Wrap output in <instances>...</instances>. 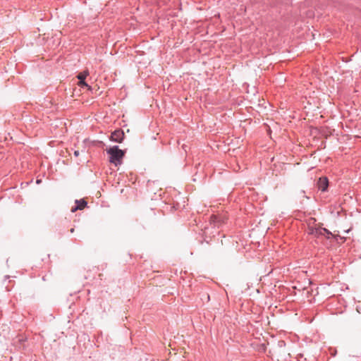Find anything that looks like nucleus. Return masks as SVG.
<instances>
[{
  "mask_svg": "<svg viewBox=\"0 0 361 361\" xmlns=\"http://www.w3.org/2000/svg\"><path fill=\"white\" fill-rule=\"evenodd\" d=\"M106 153L109 155V161L118 166L121 164V160L124 157V152L118 148V146L111 147L106 149Z\"/></svg>",
  "mask_w": 361,
  "mask_h": 361,
  "instance_id": "obj_1",
  "label": "nucleus"
},
{
  "mask_svg": "<svg viewBox=\"0 0 361 361\" xmlns=\"http://www.w3.org/2000/svg\"><path fill=\"white\" fill-rule=\"evenodd\" d=\"M124 137V133L122 130L118 129L114 130L111 135V140L116 142H121Z\"/></svg>",
  "mask_w": 361,
  "mask_h": 361,
  "instance_id": "obj_2",
  "label": "nucleus"
},
{
  "mask_svg": "<svg viewBox=\"0 0 361 361\" xmlns=\"http://www.w3.org/2000/svg\"><path fill=\"white\" fill-rule=\"evenodd\" d=\"M318 188L320 190L324 192L327 190L329 186V180L326 177L319 178L318 183Z\"/></svg>",
  "mask_w": 361,
  "mask_h": 361,
  "instance_id": "obj_3",
  "label": "nucleus"
},
{
  "mask_svg": "<svg viewBox=\"0 0 361 361\" xmlns=\"http://www.w3.org/2000/svg\"><path fill=\"white\" fill-rule=\"evenodd\" d=\"M75 204L76 205L75 207L71 208L72 212H75L78 209L81 210V209H84L85 207V206L87 205V202L83 199L80 200H76Z\"/></svg>",
  "mask_w": 361,
  "mask_h": 361,
  "instance_id": "obj_4",
  "label": "nucleus"
},
{
  "mask_svg": "<svg viewBox=\"0 0 361 361\" xmlns=\"http://www.w3.org/2000/svg\"><path fill=\"white\" fill-rule=\"evenodd\" d=\"M310 233L311 235H314L315 237H319L323 235V228L318 227V228H311Z\"/></svg>",
  "mask_w": 361,
  "mask_h": 361,
  "instance_id": "obj_5",
  "label": "nucleus"
},
{
  "mask_svg": "<svg viewBox=\"0 0 361 361\" xmlns=\"http://www.w3.org/2000/svg\"><path fill=\"white\" fill-rule=\"evenodd\" d=\"M89 75L88 71H84L78 75L77 78L79 80H85L86 77Z\"/></svg>",
  "mask_w": 361,
  "mask_h": 361,
  "instance_id": "obj_6",
  "label": "nucleus"
},
{
  "mask_svg": "<svg viewBox=\"0 0 361 361\" xmlns=\"http://www.w3.org/2000/svg\"><path fill=\"white\" fill-rule=\"evenodd\" d=\"M324 235L327 239H329L331 236H332V233L331 231H329L328 229L323 228V235Z\"/></svg>",
  "mask_w": 361,
  "mask_h": 361,
  "instance_id": "obj_7",
  "label": "nucleus"
},
{
  "mask_svg": "<svg viewBox=\"0 0 361 361\" xmlns=\"http://www.w3.org/2000/svg\"><path fill=\"white\" fill-rule=\"evenodd\" d=\"M79 85L81 87H88V88L90 89V87L86 83L85 80H79Z\"/></svg>",
  "mask_w": 361,
  "mask_h": 361,
  "instance_id": "obj_8",
  "label": "nucleus"
},
{
  "mask_svg": "<svg viewBox=\"0 0 361 361\" xmlns=\"http://www.w3.org/2000/svg\"><path fill=\"white\" fill-rule=\"evenodd\" d=\"M79 154H80V152H79V151H78V150H75V151L74 152V155H75V157H78V156H79Z\"/></svg>",
  "mask_w": 361,
  "mask_h": 361,
  "instance_id": "obj_9",
  "label": "nucleus"
},
{
  "mask_svg": "<svg viewBox=\"0 0 361 361\" xmlns=\"http://www.w3.org/2000/svg\"><path fill=\"white\" fill-rule=\"evenodd\" d=\"M70 231H71V233H73V232H74V228H71V229L70 230Z\"/></svg>",
  "mask_w": 361,
  "mask_h": 361,
  "instance_id": "obj_10",
  "label": "nucleus"
},
{
  "mask_svg": "<svg viewBox=\"0 0 361 361\" xmlns=\"http://www.w3.org/2000/svg\"><path fill=\"white\" fill-rule=\"evenodd\" d=\"M216 219V217L215 216H212V219H214H214Z\"/></svg>",
  "mask_w": 361,
  "mask_h": 361,
  "instance_id": "obj_11",
  "label": "nucleus"
},
{
  "mask_svg": "<svg viewBox=\"0 0 361 361\" xmlns=\"http://www.w3.org/2000/svg\"><path fill=\"white\" fill-rule=\"evenodd\" d=\"M40 182H41V180H37V183H39Z\"/></svg>",
  "mask_w": 361,
  "mask_h": 361,
  "instance_id": "obj_12",
  "label": "nucleus"
}]
</instances>
